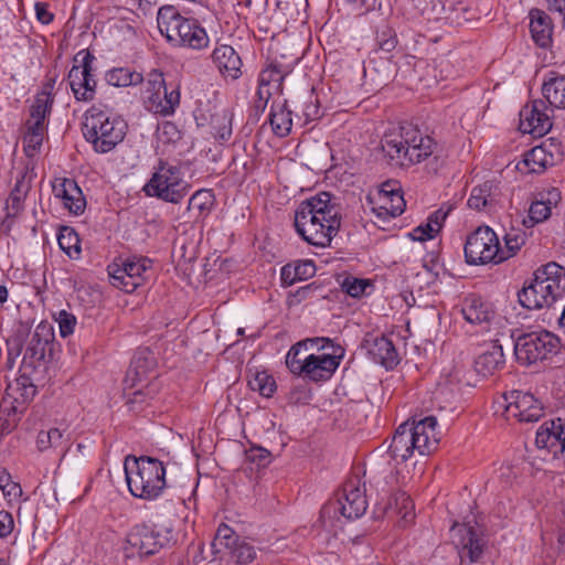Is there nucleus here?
Returning a JSON list of instances; mask_svg holds the SVG:
<instances>
[{
  "label": "nucleus",
  "mask_w": 565,
  "mask_h": 565,
  "mask_svg": "<svg viewBox=\"0 0 565 565\" xmlns=\"http://www.w3.org/2000/svg\"><path fill=\"white\" fill-rule=\"evenodd\" d=\"M371 203L372 211L383 222L399 216L406 206L401 189L392 182H384L371 198Z\"/></svg>",
  "instance_id": "nucleus-14"
},
{
  "label": "nucleus",
  "mask_w": 565,
  "mask_h": 565,
  "mask_svg": "<svg viewBox=\"0 0 565 565\" xmlns=\"http://www.w3.org/2000/svg\"><path fill=\"white\" fill-rule=\"evenodd\" d=\"M295 266L299 281L311 278L316 274V265L312 260H297Z\"/></svg>",
  "instance_id": "nucleus-58"
},
{
  "label": "nucleus",
  "mask_w": 565,
  "mask_h": 565,
  "mask_svg": "<svg viewBox=\"0 0 565 565\" xmlns=\"http://www.w3.org/2000/svg\"><path fill=\"white\" fill-rule=\"evenodd\" d=\"M71 194L65 198L64 206L73 214L78 215L84 212L86 202L81 189L76 183H68Z\"/></svg>",
  "instance_id": "nucleus-49"
},
{
  "label": "nucleus",
  "mask_w": 565,
  "mask_h": 565,
  "mask_svg": "<svg viewBox=\"0 0 565 565\" xmlns=\"http://www.w3.org/2000/svg\"><path fill=\"white\" fill-rule=\"evenodd\" d=\"M156 359L151 351L148 349H139L130 363L128 376L131 377L132 383L142 382L147 375L154 369Z\"/></svg>",
  "instance_id": "nucleus-31"
},
{
  "label": "nucleus",
  "mask_w": 565,
  "mask_h": 565,
  "mask_svg": "<svg viewBox=\"0 0 565 565\" xmlns=\"http://www.w3.org/2000/svg\"><path fill=\"white\" fill-rule=\"evenodd\" d=\"M411 433L414 435L415 447L419 455H429L437 448L439 443V431L437 430V420L433 416H427L418 422L409 424Z\"/></svg>",
  "instance_id": "nucleus-18"
},
{
  "label": "nucleus",
  "mask_w": 565,
  "mask_h": 565,
  "mask_svg": "<svg viewBox=\"0 0 565 565\" xmlns=\"http://www.w3.org/2000/svg\"><path fill=\"white\" fill-rule=\"evenodd\" d=\"M302 362L305 363L298 364L291 360V373L302 375L311 381L330 379L339 366L338 359L327 353L306 354Z\"/></svg>",
  "instance_id": "nucleus-15"
},
{
  "label": "nucleus",
  "mask_w": 565,
  "mask_h": 565,
  "mask_svg": "<svg viewBox=\"0 0 565 565\" xmlns=\"http://www.w3.org/2000/svg\"><path fill=\"white\" fill-rule=\"evenodd\" d=\"M280 279L284 286H291L299 281L295 263L287 264L280 269Z\"/></svg>",
  "instance_id": "nucleus-60"
},
{
  "label": "nucleus",
  "mask_w": 565,
  "mask_h": 565,
  "mask_svg": "<svg viewBox=\"0 0 565 565\" xmlns=\"http://www.w3.org/2000/svg\"><path fill=\"white\" fill-rule=\"evenodd\" d=\"M463 319L471 324L490 322L494 317L492 305L476 295L468 296L461 306Z\"/></svg>",
  "instance_id": "nucleus-24"
},
{
  "label": "nucleus",
  "mask_w": 565,
  "mask_h": 565,
  "mask_svg": "<svg viewBox=\"0 0 565 565\" xmlns=\"http://www.w3.org/2000/svg\"><path fill=\"white\" fill-rule=\"evenodd\" d=\"M366 350L369 355L375 363L381 364L387 370L393 369L398 363V353L393 342L382 335L372 340H366Z\"/></svg>",
  "instance_id": "nucleus-21"
},
{
  "label": "nucleus",
  "mask_w": 565,
  "mask_h": 565,
  "mask_svg": "<svg viewBox=\"0 0 565 565\" xmlns=\"http://www.w3.org/2000/svg\"><path fill=\"white\" fill-rule=\"evenodd\" d=\"M54 83L55 79H50L43 85L41 92L36 94L34 103L31 106V119L26 125L38 124V126L46 127L45 119L50 115L53 105L52 90Z\"/></svg>",
  "instance_id": "nucleus-29"
},
{
  "label": "nucleus",
  "mask_w": 565,
  "mask_h": 565,
  "mask_svg": "<svg viewBox=\"0 0 565 565\" xmlns=\"http://www.w3.org/2000/svg\"><path fill=\"white\" fill-rule=\"evenodd\" d=\"M504 365L503 348L499 341H493L475 360V370L482 376H489Z\"/></svg>",
  "instance_id": "nucleus-25"
},
{
  "label": "nucleus",
  "mask_w": 565,
  "mask_h": 565,
  "mask_svg": "<svg viewBox=\"0 0 565 565\" xmlns=\"http://www.w3.org/2000/svg\"><path fill=\"white\" fill-rule=\"evenodd\" d=\"M526 242V234L511 230L504 235V247L499 244V264L513 257Z\"/></svg>",
  "instance_id": "nucleus-41"
},
{
  "label": "nucleus",
  "mask_w": 565,
  "mask_h": 565,
  "mask_svg": "<svg viewBox=\"0 0 565 565\" xmlns=\"http://www.w3.org/2000/svg\"><path fill=\"white\" fill-rule=\"evenodd\" d=\"M341 211L338 198L329 192H320L297 207L296 231L310 245L330 246L341 226Z\"/></svg>",
  "instance_id": "nucleus-1"
},
{
  "label": "nucleus",
  "mask_w": 565,
  "mask_h": 565,
  "mask_svg": "<svg viewBox=\"0 0 565 565\" xmlns=\"http://www.w3.org/2000/svg\"><path fill=\"white\" fill-rule=\"evenodd\" d=\"M282 81L284 79L281 73H277L275 70H271L268 66L267 68L262 71L258 83L264 84L268 87L274 86L276 89H278Z\"/></svg>",
  "instance_id": "nucleus-56"
},
{
  "label": "nucleus",
  "mask_w": 565,
  "mask_h": 565,
  "mask_svg": "<svg viewBox=\"0 0 565 565\" xmlns=\"http://www.w3.org/2000/svg\"><path fill=\"white\" fill-rule=\"evenodd\" d=\"M242 539L234 532L232 527L222 523L217 527L214 540L211 544L213 553L218 555L221 561L226 559L227 553L235 547Z\"/></svg>",
  "instance_id": "nucleus-34"
},
{
  "label": "nucleus",
  "mask_w": 565,
  "mask_h": 565,
  "mask_svg": "<svg viewBox=\"0 0 565 565\" xmlns=\"http://www.w3.org/2000/svg\"><path fill=\"white\" fill-rule=\"evenodd\" d=\"M463 252L469 265L499 264V237L489 226H479L467 236Z\"/></svg>",
  "instance_id": "nucleus-9"
},
{
  "label": "nucleus",
  "mask_w": 565,
  "mask_h": 565,
  "mask_svg": "<svg viewBox=\"0 0 565 565\" xmlns=\"http://www.w3.org/2000/svg\"><path fill=\"white\" fill-rule=\"evenodd\" d=\"M256 96H257V99L255 102V107L257 109L264 110L270 96H271V87H268L264 84L258 83Z\"/></svg>",
  "instance_id": "nucleus-63"
},
{
  "label": "nucleus",
  "mask_w": 565,
  "mask_h": 565,
  "mask_svg": "<svg viewBox=\"0 0 565 565\" xmlns=\"http://www.w3.org/2000/svg\"><path fill=\"white\" fill-rule=\"evenodd\" d=\"M498 186L491 181L475 186L468 199V206L472 210L481 211L491 207L497 203Z\"/></svg>",
  "instance_id": "nucleus-33"
},
{
  "label": "nucleus",
  "mask_w": 565,
  "mask_h": 565,
  "mask_svg": "<svg viewBox=\"0 0 565 565\" xmlns=\"http://www.w3.org/2000/svg\"><path fill=\"white\" fill-rule=\"evenodd\" d=\"M46 127L38 124L28 125V131L23 138V151L28 158H33L42 146Z\"/></svg>",
  "instance_id": "nucleus-43"
},
{
  "label": "nucleus",
  "mask_w": 565,
  "mask_h": 565,
  "mask_svg": "<svg viewBox=\"0 0 565 565\" xmlns=\"http://www.w3.org/2000/svg\"><path fill=\"white\" fill-rule=\"evenodd\" d=\"M257 552L253 544L245 539H242L235 547H233L226 555L228 565H246L256 558Z\"/></svg>",
  "instance_id": "nucleus-40"
},
{
  "label": "nucleus",
  "mask_w": 565,
  "mask_h": 565,
  "mask_svg": "<svg viewBox=\"0 0 565 565\" xmlns=\"http://www.w3.org/2000/svg\"><path fill=\"white\" fill-rule=\"evenodd\" d=\"M124 469L128 489L135 498L154 500L167 486L166 468L156 458L127 456Z\"/></svg>",
  "instance_id": "nucleus-3"
},
{
  "label": "nucleus",
  "mask_w": 565,
  "mask_h": 565,
  "mask_svg": "<svg viewBox=\"0 0 565 565\" xmlns=\"http://www.w3.org/2000/svg\"><path fill=\"white\" fill-rule=\"evenodd\" d=\"M105 79L109 85L115 87L135 86L143 82L141 73L132 72L125 67L108 71L105 75Z\"/></svg>",
  "instance_id": "nucleus-39"
},
{
  "label": "nucleus",
  "mask_w": 565,
  "mask_h": 565,
  "mask_svg": "<svg viewBox=\"0 0 565 565\" xmlns=\"http://www.w3.org/2000/svg\"><path fill=\"white\" fill-rule=\"evenodd\" d=\"M547 199L541 195V199H537L532 202L529 209V221L524 220V225L532 226L535 223H541L547 220L552 213V204L556 203L559 199V193L556 190L548 192Z\"/></svg>",
  "instance_id": "nucleus-35"
},
{
  "label": "nucleus",
  "mask_w": 565,
  "mask_h": 565,
  "mask_svg": "<svg viewBox=\"0 0 565 565\" xmlns=\"http://www.w3.org/2000/svg\"><path fill=\"white\" fill-rule=\"evenodd\" d=\"M451 537L457 540L461 559L466 557L470 563L479 561L483 552V540L478 532L469 524L455 523L451 527Z\"/></svg>",
  "instance_id": "nucleus-17"
},
{
  "label": "nucleus",
  "mask_w": 565,
  "mask_h": 565,
  "mask_svg": "<svg viewBox=\"0 0 565 565\" xmlns=\"http://www.w3.org/2000/svg\"><path fill=\"white\" fill-rule=\"evenodd\" d=\"M180 103V92L178 88H173L170 92L166 87L158 100H156L151 106H148L149 109L156 114H160L163 116H170L174 114L175 108Z\"/></svg>",
  "instance_id": "nucleus-42"
},
{
  "label": "nucleus",
  "mask_w": 565,
  "mask_h": 565,
  "mask_svg": "<svg viewBox=\"0 0 565 565\" xmlns=\"http://www.w3.org/2000/svg\"><path fill=\"white\" fill-rule=\"evenodd\" d=\"M246 457L249 461L255 462L259 467H265L270 462L271 454L263 447H250L246 451Z\"/></svg>",
  "instance_id": "nucleus-54"
},
{
  "label": "nucleus",
  "mask_w": 565,
  "mask_h": 565,
  "mask_svg": "<svg viewBox=\"0 0 565 565\" xmlns=\"http://www.w3.org/2000/svg\"><path fill=\"white\" fill-rule=\"evenodd\" d=\"M451 209L452 207L450 205H443L428 216L427 221L437 230L438 233L441 230L444 222L450 213Z\"/></svg>",
  "instance_id": "nucleus-59"
},
{
  "label": "nucleus",
  "mask_w": 565,
  "mask_h": 565,
  "mask_svg": "<svg viewBox=\"0 0 565 565\" xmlns=\"http://www.w3.org/2000/svg\"><path fill=\"white\" fill-rule=\"evenodd\" d=\"M319 340L329 341V339H323V338L322 339H308L306 341L297 342L289 349V351L287 352V355H286V365L290 372H291V360L294 362H298V364H302L303 356H305V355H302V351L307 350V343L310 342L313 344L315 342H317Z\"/></svg>",
  "instance_id": "nucleus-51"
},
{
  "label": "nucleus",
  "mask_w": 565,
  "mask_h": 565,
  "mask_svg": "<svg viewBox=\"0 0 565 565\" xmlns=\"http://www.w3.org/2000/svg\"><path fill=\"white\" fill-rule=\"evenodd\" d=\"M269 124L278 137L287 136L292 127L291 111L286 108V103H274L270 108Z\"/></svg>",
  "instance_id": "nucleus-36"
},
{
  "label": "nucleus",
  "mask_w": 565,
  "mask_h": 565,
  "mask_svg": "<svg viewBox=\"0 0 565 565\" xmlns=\"http://www.w3.org/2000/svg\"><path fill=\"white\" fill-rule=\"evenodd\" d=\"M551 431L548 429L547 422H545L536 431L535 444L541 449L552 450L553 444L551 439Z\"/></svg>",
  "instance_id": "nucleus-57"
},
{
  "label": "nucleus",
  "mask_w": 565,
  "mask_h": 565,
  "mask_svg": "<svg viewBox=\"0 0 565 565\" xmlns=\"http://www.w3.org/2000/svg\"><path fill=\"white\" fill-rule=\"evenodd\" d=\"M157 135L162 142H175L180 139V130L171 121H163L158 126Z\"/></svg>",
  "instance_id": "nucleus-53"
},
{
  "label": "nucleus",
  "mask_w": 565,
  "mask_h": 565,
  "mask_svg": "<svg viewBox=\"0 0 565 565\" xmlns=\"http://www.w3.org/2000/svg\"><path fill=\"white\" fill-rule=\"evenodd\" d=\"M248 384L253 391L258 392L264 397H270L276 391L274 377L266 372L256 373Z\"/></svg>",
  "instance_id": "nucleus-47"
},
{
  "label": "nucleus",
  "mask_w": 565,
  "mask_h": 565,
  "mask_svg": "<svg viewBox=\"0 0 565 565\" xmlns=\"http://www.w3.org/2000/svg\"><path fill=\"white\" fill-rule=\"evenodd\" d=\"M57 242L62 250L71 258H77L81 254V241L78 234L68 226L61 228Z\"/></svg>",
  "instance_id": "nucleus-44"
},
{
  "label": "nucleus",
  "mask_w": 565,
  "mask_h": 565,
  "mask_svg": "<svg viewBox=\"0 0 565 565\" xmlns=\"http://www.w3.org/2000/svg\"><path fill=\"white\" fill-rule=\"evenodd\" d=\"M158 29L168 42L175 46L202 50L210 39L196 20L182 17L172 6L161 7L157 15Z\"/></svg>",
  "instance_id": "nucleus-4"
},
{
  "label": "nucleus",
  "mask_w": 565,
  "mask_h": 565,
  "mask_svg": "<svg viewBox=\"0 0 565 565\" xmlns=\"http://www.w3.org/2000/svg\"><path fill=\"white\" fill-rule=\"evenodd\" d=\"M127 128L120 116L92 107L85 114L83 135L96 152L107 153L124 140Z\"/></svg>",
  "instance_id": "nucleus-5"
},
{
  "label": "nucleus",
  "mask_w": 565,
  "mask_h": 565,
  "mask_svg": "<svg viewBox=\"0 0 565 565\" xmlns=\"http://www.w3.org/2000/svg\"><path fill=\"white\" fill-rule=\"evenodd\" d=\"M81 58V64H74L68 72V84L77 100L88 102L95 96L96 81L92 74L94 55L88 51H81L76 57L75 63Z\"/></svg>",
  "instance_id": "nucleus-12"
},
{
  "label": "nucleus",
  "mask_w": 565,
  "mask_h": 565,
  "mask_svg": "<svg viewBox=\"0 0 565 565\" xmlns=\"http://www.w3.org/2000/svg\"><path fill=\"white\" fill-rule=\"evenodd\" d=\"M552 143L543 142L533 147L523 154V159L516 164L521 172L542 173L555 163V156Z\"/></svg>",
  "instance_id": "nucleus-19"
},
{
  "label": "nucleus",
  "mask_w": 565,
  "mask_h": 565,
  "mask_svg": "<svg viewBox=\"0 0 565 565\" xmlns=\"http://www.w3.org/2000/svg\"><path fill=\"white\" fill-rule=\"evenodd\" d=\"M53 318L58 326V332L62 338L73 334L77 323L76 317L73 313L62 309L54 313Z\"/></svg>",
  "instance_id": "nucleus-50"
},
{
  "label": "nucleus",
  "mask_w": 565,
  "mask_h": 565,
  "mask_svg": "<svg viewBox=\"0 0 565 565\" xmlns=\"http://www.w3.org/2000/svg\"><path fill=\"white\" fill-rule=\"evenodd\" d=\"M381 146L386 157L402 167L426 160L435 149L433 138L423 135L413 126L402 127L399 131L386 132Z\"/></svg>",
  "instance_id": "nucleus-2"
},
{
  "label": "nucleus",
  "mask_w": 565,
  "mask_h": 565,
  "mask_svg": "<svg viewBox=\"0 0 565 565\" xmlns=\"http://www.w3.org/2000/svg\"><path fill=\"white\" fill-rule=\"evenodd\" d=\"M520 303L527 309H541L550 307L555 302V298L551 295V290H547L542 280L537 277H533V280L529 286L522 288L518 294Z\"/></svg>",
  "instance_id": "nucleus-20"
},
{
  "label": "nucleus",
  "mask_w": 565,
  "mask_h": 565,
  "mask_svg": "<svg viewBox=\"0 0 565 565\" xmlns=\"http://www.w3.org/2000/svg\"><path fill=\"white\" fill-rule=\"evenodd\" d=\"M169 542V531L162 532L154 524H135L128 531L122 552L126 559H142L157 554Z\"/></svg>",
  "instance_id": "nucleus-7"
},
{
  "label": "nucleus",
  "mask_w": 565,
  "mask_h": 565,
  "mask_svg": "<svg viewBox=\"0 0 565 565\" xmlns=\"http://www.w3.org/2000/svg\"><path fill=\"white\" fill-rule=\"evenodd\" d=\"M552 113V108L543 100H532L520 110L519 129L523 134H529L536 138L543 137L553 126Z\"/></svg>",
  "instance_id": "nucleus-13"
},
{
  "label": "nucleus",
  "mask_w": 565,
  "mask_h": 565,
  "mask_svg": "<svg viewBox=\"0 0 565 565\" xmlns=\"http://www.w3.org/2000/svg\"><path fill=\"white\" fill-rule=\"evenodd\" d=\"M444 9L449 12L447 19L457 24H460L462 21H470L475 18L471 9L461 0H449Z\"/></svg>",
  "instance_id": "nucleus-45"
},
{
  "label": "nucleus",
  "mask_w": 565,
  "mask_h": 565,
  "mask_svg": "<svg viewBox=\"0 0 565 565\" xmlns=\"http://www.w3.org/2000/svg\"><path fill=\"white\" fill-rule=\"evenodd\" d=\"M143 191L148 196L177 204L189 193L190 184L178 166L160 161Z\"/></svg>",
  "instance_id": "nucleus-6"
},
{
  "label": "nucleus",
  "mask_w": 565,
  "mask_h": 565,
  "mask_svg": "<svg viewBox=\"0 0 565 565\" xmlns=\"http://www.w3.org/2000/svg\"><path fill=\"white\" fill-rule=\"evenodd\" d=\"M212 60L224 76L236 79L242 75L241 56L231 45H217L212 52Z\"/></svg>",
  "instance_id": "nucleus-23"
},
{
  "label": "nucleus",
  "mask_w": 565,
  "mask_h": 565,
  "mask_svg": "<svg viewBox=\"0 0 565 565\" xmlns=\"http://www.w3.org/2000/svg\"><path fill=\"white\" fill-rule=\"evenodd\" d=\"M437 234V230L427 221L425 224L415 227L411 236L414 241L425 242L435 238Z\"/></svg>",
  "instance_id": "nucleus-55"
},
{
  "label": "nucleus",
  "mask_w": 565,
  "mask_h": 565,
  "mask_svg": "<svg viewBox=\"0 0 565 565\" xmlns=\"http://www.w3.org/2000/svg\"><path fill=\"white\" fill-rule=\"evenodd\" d=\"M54 340V329L46 321H41L34 329L26 347V354L35 360H43L46 349Z\"/></svg>",
  "instance_id": "nucleus-28"
},
{
  "label": "nucleus",
  "mask_w": 565,
  "mask_h": 565,
  "mask_svg": "<svg viewBox=\"0 0 565 565\" xmlns=\"http://www.w3.org/2000/svg\"><path fill=\"white\" fill-rule=\"evenodd\" d=\"M213 203L214 196L212 191L202 189L191 195L186 211L191 213L195 220H198L206 216L210 213Z\"/></svg>",
  "instance_id": "nucleus-38"
},
{
  "label": "nucleus",
  "mask_w": 565,
  "mask_h": 565,
  "mask_svg": "<svg viewBox=\"0 0 565 565\" xmlns=\"http://www.w3.org/2000/svg\"><path fill=\"white\" fill-rule=\"evenodd\" d=\"M534 276L542 280V285L551 290V295L558 299L565 292V268L551 262L534 271Z\"/></svg>",
  "instance_id": "nucleus-26"
},
{
  "label": "nucleus",
  "mask_w": 565,
  "mask_h": 565,
  "mask_svg": "<svg viewBox=\"0 0 565 565\" xmlns=\"http://www.w3.org/2000/svg\"><path fill=\"white\" fill-rule=\"evenodd\" d=\"M14 527L12 515L7 511H0V539L11 534Z\"/></svg>",
  "instance_id": "nucleus-62"
},
{
  "label": "nucleus",
  "mask_w": 565,
  "mask_h": 565,
  "mask_svg": "<svg viewBox=\"0 0 565 565\" xmlns=\"http://www.w3.org/2000/svg\"><path fill=\"white\" fill-rule=\"evenodd\" d=\"M367 509L365 489L358 479L348 481L342 489L341 495L333 503L322 508L321 518L323 519L331 512H340L348 520L361 518Z\"/></svg>",
  "instance_id": "nucleus-10"
},
{
  "label": "nucleus",
  "mask_w": 565,
  "mask_h": 565,
  "mask_svg": "<svg viewBox=\"0 0 565 565\" xmlns=\"http://www.w3.org/2000/svg\"><path fill=\"white\" fill-rule=\"evenodd\" d=\"M377 45L382 51L386 53L392 52L397 45V36L395 31L387 26L383 29L377 34Z\"/></svg>",
  "instance_id": "nucleus-52"
},
{
  "label": "nucleus",
  "mask_w": 565,
  "mask_h": 565,
  "mask_svg": "<svg viewBox=\"0 0 565 565\" xmlns=\"http://www.w3.org/2000/svg\"><path fill=\"white\" fill-rule=\"evenodd\" d=\"M558 338L548 331L521 334L514 343V354L519 363L531 365L546 360L558 351Z\"/></svg>",
  "instance_id": "nucleus-8"
},
{
  "label": "nucleus",
  "mask_w": 565,
  "mask_h": 565,
  "mask_svg": "<svg viewBox=\"0 0 565 565\" xmlns=\"http://www.w3.org/2000/svg\"><path fill=\"white\" fill-rule=\"evenodd\" d=\"M32 179L33 164L26 163L23 169L19 171L14 188L7 200L6 209L8 211V216H13L21 211L23 200L31 189Z\"/></svg>",
  "instance_id": "nucleus-22"
},
{
  "label": "nucleus",
  "mask_w": 565,
  "mask_h": 565,
  "mask_svg": "<svg viewBox=\"0 0 565 565\" xmlns=\"http://www.w3.org/2000/svg\"><path fill=\"white\" fill-rule=\"evenodd\" d=\"M530 32L533 41L541 47H546L552 41V23L550 17L542 10L532 9L529 13Z\"/></svg>",
  "instance_id": "nucleus-30"
},
{
  "label": "nucleus",
  "mask_w": 565,
  "mask_h": 565,
  "mask_svg": "<svg viewBox=\"0 0 565 565\" xmlns=\"http://www.w3.org/2000/svg\"><path fill=\"white\" fill-rule=\"evenodd\" d=\"M542 94L550 106L565 109V76L550 73L542 85Z\"/></svg>",
  "instance_id": "nucleus-32"
},
{
  "label": "nucleus",
  "mask_w": 565,
  "mask_h": 565,
  "mask_svg": "<svg viewBox=\"0 0 565 565\" xmlns=\"http://www.w3.org/2000/svg\"><path fill=\"white\" fill-rule=\"evenodd\" d=\"M507 399L509 401L508 415L515 417L519 422H536L543 415L542 403L531 393L513 391Z\"/></svg>",
  "instance_id": "nucleus-16"
},
{
  "label": "nucleus",
  "mask_w": 565,
  "mask_h": 565,
  "mask_svg": "<svg viewBox=\"0 0 565 565\" xmlns=\"http://www.w3.org/2000/svg\"><path fill=\"white\" fill-rule=\"evenodd\" d=\"M372 288L370 280L355 277H347L342 282V289L353 298H360L369 294Z\"/></svg>",
  "instance_id": "nucleus-48"
},
{
  "label": "nucleus",
  "mask_w": 565,
  "mask_h": 565,
  "mask_svg": "<svg viewBox=\"0 0 565 565\" xmlns=\"http://www.w3.org/2000/svg\"><path fill=\"white\" fill-rule=\"evenodd\" d=\"M163 74L158 70H152L148 73L146 78V92L149 94L148 104L151 106L158 100L162 90L166 88Z\"/></svg>",
  "instance_id": "nucleus-46"
},
{
  "label": "nucleus",
  "mask_w": 565,
  "mask_h": 565,
  "mask_svg": "<svg viewBox=\"0 0 565 565\" xmlns=\"http://www.w3.org/2000/svg\"><path fill=\"white\" fill-rule=\"evenodd\" d=\"M415 450H417V447H415L414 435L411 433L409 423H403L395 430L388 447V454L394 460L404 462Z\"/></svg>",
  "instance_id": "nucleus-27"
},
{
  "label": "nucleus",
  "mask_w": 565,
  "mask_h": 565,
  "mask_svg": "<svg viewBox=\"0 0 565 565\" xmlns=\"http://www.w3.org/2000/svg\"><path fill=\"white\" fill-rule=\"evenodd\" d=\"M152 262L147 257H132L122 266L109 267L110 284L125 292H132L148 278Z\"/></svg>",
  "instance_id": "nucleus-11"
},
{
  "label": "nucleus",
  "mask_w": 565,
  "mask_h": 565,
  "mask_svg": "<svg viewBox=\"0 0 565 565\" xmlns=\"http://www.w3.org/2000/svg\"><path fill=\"white\" fill-rule=\"evenodd\" d=\"M66 444L64 431L55 427L40 430L36 437V447L42 452L51 449L64 451Z\"/></svg>",
  "instance_id": "nucleus-37"
},
{
  "label": "nucleus",
  "mask_w": 565,
  "mask_h": 565,
  "mask_svg": "<svg viewBox=\"0 0 565 565\" xmlns=\"http://www.w3.org/2000/svg\"><path fill=\"white\" fill-rule=\"evenodd\" d=\"M68 183H75L73 180L63 179L58 184L53 186V191L56 198L62 199L63 203L65 202V198H67L71 192H68Z\"/></svg>",
  "instance_id": "nucleus-64"
},
{
  "label": "nucleus",
  "mask_w": 565,
  "mask_h": 565,
  "mask_svg": "<svg viewBox=\"0 0 565 565\" xmlns=\"http://www.w3.org/2000/svg\"><path fill=\"white\" fill-rule=\"evenodd\" d=\"M35 15L39 22L42 24H50L53 19L54 14L49 11V4L45 2H36L34 4Z\"/></svg>",
  "instance_id": "nucleus-61"
}]
</instances>
